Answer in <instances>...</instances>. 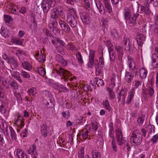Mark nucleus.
I'll list each match as a JSON object with an SVG mask.
<instances>
[{"mask_svg": "<svg viewBox=\"0 0 158 158\" xmlns=\"http://www.w3.org/2000/svg\"><path fill=\"white\" fill-rule=\"evenodd\" d=\"M122 44V46L125 51L133 52L136 50L134 44H132L130 42V39L127 37H124Z\"/></svg>", "mask_w": 158, "mask_h": 158, "instance_id": "nucleus-1", "label": "nucleus"}, {"mask_svg": "<svg viewBox=\"0 0 158 158\" xmlns=\"http://www.w3.org/2000/svg\"><path fill=\"white\" fill-rule=\"evenodd\" d=\"M142 136L139 130H135L132 133L130 142L137 145L139 144L142 141Z\"/></svg>", "mask_w": 158, "mask_h": 158, "instance_id": "nucleus-2", "label": "nucleus"}, {"mask_svg": "<svg viewBox=\"0 0 158 158\" xmlns=\"http://www.w3.org/2000/svg\"><path fill=\"white\" fill-rule=\"evenodd\" d=\"M41 5V8H42L44 13H46L49 11L50 7L56 6L52 0H43Z\"/></svg>", "mask_w": 158, "mask_h": 158, "instance_id": "nucleus-3", "label": "nucleus"}, {"mask_svg": "<svg viewBox=\"0 0 158 158\" xmlns=\"http://www.w3.org/2000/svg\"><path fill=\"white\" fill-rule=\"evenodd\" d=\"M109 127H110L109 130V135L110 137L112 139L111 142L112 148L114 152H117V148L116 144L115 141L113 126L112 123H110Z\"/></svg>", "mask_w": 158, "mask_h": 158, "instance_id": "nucleus-4", "label": "nucleus"}, {"mask_svg": "<svg viewBox=\"0 0 158 158\" xmlns=\"http://www.w3.org/2000/svg\"><path fill=\"white\" fill-rule=\"evenodd\" d=\"M3 131L4 135L6 136H7L9 137V135H10L12 139L15 140H16V135L15 134V132L11 127H9V129H8L7 127H6V128L3 129Z\"/></svg>", "mask_w": 158, "mask_h": 158, "instance_id": "nucleus-5", "label": "nucleus"}, {"mask_svg": "<svg viewBox=\"0 0 158 158\" xmlns=\"http://www.w3.org/2000/svg\"><path fill=\"white\" fill-rule=\"evenodd\" d=\"M115 132L118 144L122 146L123 143L125 144L122 130L118 128L115 130Z\"/></svg>", "mask_w": 158, "mask_h": 158, "instance_id": "nucleus-6", "label": "nucleus"}, {"mask_svg": "<svg viewBox=\"0 0 158 158\" xmlns=\"http://www.w3.org/2000/svg\"><path fill=\"white\" fill-rule=\"evenodd\" d=\"M59 23L62 31H63L67 33H69L71 31V29L67 23L64 21L60 20L59 21Z\"/></svg>", "mask_w": 158, "mask_h": 158, "instance_id": "nucleus-7", "label": "nucleus"}, {"mask_svg": "<svg viewBox=\"0 0 158 158\" xmlns=\"http://www.w3.org/2000/svg\"><path fill=\"white\" fill-rule=\"evenodd\" d=\"M56 73L62 77L61 79H64V81H66L67 78H66V77L69 76V72L64 69L62 67H60L59 70L56 71Z\"/></svg>", "mask_w": 158, "mask_h": 158, "instance_id": "nucleus-8", "label": "nucleus"}, {"mask_svg": "<svg viewBox=\"0 0 158 158\" xmlns=\"http://www.w3.org/2000/svg\"><path fill=\"white\" fill-rule=\"evenodd\" d=\"M146 37L143 34L139 33L136 35V39L137 44L139 47L142 46Z\"/></svg>", "mask_w": 158, "mask_h": 158, "instance_id": "nucleus-9", "label": "nucleus"}, {"mask_svg": "<svg viewBox=\"0 0 158 158\" xmlns=\"http://www.w3.org/2000/svg\"><path fill=\"white\" fill-rule=\"evenodd\" d=\"M67 21L72 27L74 28L76 27L77 24V19L74 16L67 17Z\"/></svg>", "mask_w": 158, "mask_h": 158, "instance_id": "nucleus-10", "label": "nucleus"}, {"mask_svg": "<svg viewBox=\"0 0 158 158\" xmlns=\"http://www.w3.org/2000/svg\"><path fill=\"white\" fill-rule=\"evenodd\" d=\"M50 17L52 19V22L51 24L53 26H54L55 24H57L58 21H59L60 20L59 19L58 14L52 10L51 11Z\"/></svg>", "mask_w": 158, "mask_h": 158, "instance_id": "nucleus-11", "label": "nucleus"}, {"mask_svg": "<svg viewBox=\"0 0 158 158\" xmlns=\"http://www.w3.org/2000/svg\"><path fill=\"white\" fill-rule=\"evenodd\" d=\"M95 1L96 5L100 14L106 15L105 9L101 2L98 1Z\"/></svg>", "mask_w": 158, "mask_h": 158, "instance_id": "nucleus-12", "label": "nucleus"}, {"mask_svg": "<svg viewBox=\"0 0 158 158\" xmlns=\"http://www.w3.org/2000/svg\"><path fill=\"white\" fill-rule=\"evenodd\" d=\"M127 94V93L126 90L122 89L118 94L117 98L118 99V102L122 100L123 102V104H124Z\"/></svg>", "mask_w": 158, "mask_h": 158, "instance_id": "nucleus-13", "label": "nucleus"}, {"mask_svg": "<svg viewBox=\"0 0 158 158\" xmlns=\"http://www.w3.org/2000/svg\"><path fill=\"white\" fill-rule=\"evenodd\" d=\"M95 52L93 50H90L89 52V61L88 64V67L91 68L94 64V59Z\"/></svg>", "mask_w": 158, "mask_h": 158, "instance_id": "nucleus-14", "label": "nucleus"}, {"mask_svg": "<svg viewBox=\"0 0 158 158\" xmlns=\"http://www.w3.org/2000/svg\"><path fill=\"white\" fill-rule=\"evenodd\" d=\"M84 129L85 131H83V133H82V136L84 139H86L90 135L89 134L91 132V127L89 124H87L85 126Z\"/></svg>", "mask_w": 158, "mask_h": 158, "instance_id": "nucleus-15", "label": "nucleus"}, {"mask_svg": "<svg viewBox=\"0 0 158 158\" xmlns=\"http://www.w3.org/2000/svg\"><path fill=\"white\" fill-rule=\"evenodd\" d=\"M152 65L153 68L156 69L158 67V56L156 53L153 54L152 56Z\"/></svg>", "mask_w": 158, "mask_h": 158, "instance_id": "nucleus-16", "label": "nucleus"}, {"mask_svg": "<svg viewBox=\"0 0 158 158\" xmlns=\"http://www.w3.org/2000/svg\"><path fill=\"white\" fill-rule=\"evenodd\" d=\"M40 132L41 135L44 137H46L49 134V130L47 128V126L45 124H43L40 127Z\"/></svg>", "mask_w": 158, "mask_h": 158, "instance_id": "nucleus-17", "label": "nucleus"}, {"mask_svg": "<svg viewBox=\"0 0 158 158\" xmlns=\"http://www.w3.org/2000/svg\"><path fill=\"white\" fill-rule=\"evenodd\" d=\"M27 153L32 155H37L36 147L35 144H34L31 145L27 151Z\"/></svg>", "mask_w": 158, "mask_h": 158, "instance_id": "nucleus-18", "label": "nucleus"}, {"mask_svg": "<svg viewBox=\"0 0 158 158\" xmlns=\"http://www.w3.org/2000/svg\"><path fill=\"white\" fill-rule=\"evenodd\" d=\"M134 76L131 73L126 70L124 78L125 81L128 83H130L133 79Z\"/></svg>", "mask_w": 158, "mask_h": 158, "instance_id": "nucleus-19", "label": "nucleus"}, {"mask_svg": "<svg viewBox=\"0 0 158 158\" xmlns=\"http://www.w3.org/2000/svg\"><path fill=\"white\" fill-rule=\"evenodd\" d=\"M135 94V88H132L128 94V97L126 103L129 104L131 102L132 98H133Z\"/></svg>", "mask_w": 158, "mask_h": 158, "instance_id": "nucleus-20", "label": "nucleus"}, {"mask_svg": "<svg viewBox=\"0 0 158 158\" xmlns=\"http://www.w3.org/2000/svg\"><path fill=\"white\" fill-rule=\"evenodd\" d=\"M128 64L130 69L134 70L135 68V63L132 60V57L127 56Z\"/></svg>", "mask_w": 158, "mask_h": 158, "instance_id": "nucleus-21", "label": "nucleus"}, {"mask_svg": "<svg viewBox=\"0 0 158 158\" xmlns=\"http://www.w3.org/2000/svg\"><path fill=\"white\" fill-rule=\"evenodd\" d=\"M84 148L81 147L78 153V158H90L88 155H84Z\"/></svg>", "mask_w": 158, "mask_h": 158, "instance_id": "nucleus-22", "label": "nucleus"}, {"mask_svg": "<svg viewBox=\"0 0 158 158\" xmlns=\"http://www.w3.org/2000/svg\"><path fill=\"white\" fill-rule=\"evenodd\" d=\"M0 33L5 38L9 37L10 35V33L8 30L6 28L3 27H1V28Z\"/></svg>", "mask_w": 158, "mask_h": 158, "instance_id": "nucleus-23", "label": "nucleus"}, {"mask_svg": "<svg viewBox=\"0 0 158 158\" xmlns=\"http://www.w3.org/2000/svg\"><path fill=\"white\" fill-rule=\"evenodd\" d=\"M139 73L140 77L145 79L147 76L148 71L145 68L142 67L139 70Z\"/></svg>", "mask_w": 158, "mask_h": 158, "instance_id": "nucleus-24", "label": "nucleus"}, {"mask_svg": "<svg viewBox=\"0 0 158 158\" xmlns=\"http://www.w3.org/2000/svg\"><path fill=\"white\" fill-rule=\"evenodd\" d=\"M66 11L67 12V17L69 16H74V15H76V10L73 7H67L66 8Z\"/></svg>", "mask_w": 158, "mask_h": 158, "instance_id": "nucleus-25", "label": "nucleus"}, {"mask_svg": "<svg viewBox=\"0 0 158 158\" xmlns=\"http://www.w3.org/2000/svg\"><path fill=\"white\" fill-rule=\"evenodd\" d=\"M139 15V14L137 13L134 14L133 16H131L127 20L129 21L131 24L133 23L135 26L136 24V19Z\"/></svg>", "mask_w": 158, "mask_h": 158, "instance_id": "nucleus-26", "label": "nucleus"}, {"mask_svg": "<svg viewBox=\"0 0 158 158\" xmlns=\"http://www.w3.org/2000/svg\"><path fill=\"white\" fill-rule=\"evenodd\" d=\"M109 56L110 60L112 61H114L115 58V53L113 49L110 47L108 48Z\"/></svg>", "mask_w": 158, "mask_h": 158, "instance_id": "nucleus-27", "label": "nucleus"}, {"mask_svg": "<svg viewBox=\"0 0 158 158\" xmlns=\"http://www.w3.org/2000/svg\"><path fill=\"white\" fill-rule=\"evenodd\" d=\"M81 19L83 22L85 24H88L90 21V17L87 14L85 13L83 14L82 17L81 18Z\"/></svg>", "mask_w": 158, "mask_h": 158, "instance_id": "nucleus-28", "label": "nucleus"}, {"mask_svg": "<svg viewBox=\"0 0 158 158\" xmlns=\"http://www.w3.org/2000/svg\"><path fill=\"white\" fill-rule=\"evenodd\" d=\"M6 102L0 100V111L4 114L6 112Z\"/></svg>", "mask_w": 158, "mask_h": 158, "instance_id": "nucleus-29", "label": "nucleus"}, {"mask_svg": "<svg viewBox=\"0 0 158 158\" xmlns=\"http://www.w3.org/2000/svg\"><path fill=\"white\" fill-rule=\"evenodd\" d=\"M105 10L109 14H110L112 13V8L110 2L107 3H105L104 4Z\"/></svg>", "mask_w": 158, "mask_h": 158, "instance_id": "nucleus-30", "label": "nucleus"}, {"mask_svg": "<svg viewBox=\"0 0 158 158\" xmlns=\"http://www.w3.org/2000/svg\"><path fill=\"white\" fill-rule=\"evenodd\" d=\"M63 7L61 6H57L55 8L52 9V10L58 14L61 15L63 13Z\"/></svg>", "mask_w": 158, "mask_h": 158, "instance_id": "nucleus-31", "label": "nucleus"}, {"mask_svg": "<svg viewBox=\"0 0 158 158\" xmlns=\"http://www.w3.org/2000/svg\"><path fill=\"white\" fill-rule=\"evenodd\" d=\"M144 119L145 116L143 115H141L138 117L137 122L139 126H142L145 124Z\"/></svg>", "mask_w": 158, "mask_h": 158, "instance_id": "nucleus-32", "label": "nucleus"}, {"mask_svg": "<svg viewBox=\"0 0 158 158\" xmlns=\"http://www.w3.org/2000/svg\"><path fill=\"white\" fill-rule=\"evenodd\" d=\"M152 30L155 36L158 37V24L155 23L152 25Z\"/></svg>", "mask_w": 158, "mask_h": 158, "instance_id": "nucleus-33", "label": "nucleus"}, {"mask_svg": "<svg viewBox=\"0 0 158 158\" xmlns=\"http://www.w3.org/2000/svg\"><path fill=\"white\" fill-rule=\"evenodd\" d=\"M36 71L42 77H44L46 75V70L43 67L37 68Z\"/></svg>", "mask_w": 158, "mask_h": 158, "instance_id": "nucleus-34", "label": "nucleus"}, {"mask_svg": "<svg viewBox=\"0 0 158 158\" xmlns=\"http://www.w3.org/2000/svg\"><path fill=\"white\" fill-rule=\"evenodd\" d=\"M91 154L92 158H101V153L96 150H93Z\"/></svg>", "mask_w": 158, "mask_h": 158, "instance_id": "nucleus-35", "label": "nucleus"}, {"mask_svg": "<svg viewBox=\"0 0 158 158\" xmlns=\"http://www.w3.org/2000/svg\"><path fill=\"white\" fill-rule=\"evenodd\" d=\"M11 75L15 77L16 79L18 80L20 82L22 83L23 81L21 79L19 73L17 71H14L11 73Z\"/></svg>", "mask_w": 158, "mask_h": 158, "instance_id": "nucleus-36", "label": "nucleus"}, {"mask_svg": "<svg viewBox=\"0 0 158 158\" xmlns=\"http://www.w3.org/2000/svg\"><path fill=\"white\" fill-rule=\"evenodd\" d=\"M23 117L22 116L19 115L18 116L17 119L16 120L15 122L17 124H19V125H21L22 127H23L24 126L23 123L24 119L23 118Z\"/></svg>", "mask_w": 158, "mask_h": 158, "instance_id": "nucleus-37", "label": "nucleus"}, {"mask_svg": "<svg viewBox=\"0 0 158 158\" xmlns=\"http://www.w3.org/2000/svg\"><path fill=\"white\" fill-rule=\"evenodd\" d=\"M102 103L103 106L106 110L109 111H110L112 110V108L110 106L109 103L107 100L103 101Z\"/></svg>", "mask_w": 158, "mask_h": 158, "instance_id": "nucleus-38", "label": "nucleus"}, {"mask_svg": "<svg viewBox=\"0 0 158 158\" xmlns=\"http://www.w3.org/2000/svg\"><path fill=\"white\" fill-rule=\"evenodd\" d=\"M22 65L24 69L28 70H30L31 68V65L30 63L26 61L22 63Z\"/></svg>", "mask_w": 158, "mask_h": 158, "instance_id": "nucleus-39", "label": "nucleus"}, {"mask_svg": "<svg viewBox=\"0 0 158 158\" xmlns=\"http://www.w3.org/2000/svg\"><path fill=\"white\" fill-rule=\"evenodd\" d=\"M106 90L109 93V97L111 100H112L115 98V95L114 92L112 90V89L108 87L106 88Z\"/></svg>", "mask_w": 158, "mask_h": 158, "instance_id": "nucleus-40", "label": "nucleus"}, {"mask_svg": "<svg viewBox=\"0 0 158 158\" xmlns=\"http://www.w3.org/2000/svg\"><path fill=\"white\" fill-rule=\"evenodd\" d=\"M124 14L125 19L127 20L131 16L129 10L128 8L125 9L124 10Z\"/></svg>", "mask_w": 158, "mask_h": 158, "instance_id": "nucleus-41", "label": "nucleus"}, {"mask_svg": "<svg viewBox=\"0 0 158 158\" xmlns=\"http://www.w3.org/2000/svg\"><path fill=\"white\" fill-rule=\"evenodd\" d=\"M76 56L78 60V63L80 64H82L83 63V61L82 59V56L81 53L77 51L76 53Z\"/></svg>", "mask_w": 158, "mask_h": 158, "instance_id": "nucleus-42", "label": "nucleus"}, {"mask_svg": "<svg viewBox=\"0 0 158 158\" xmlns=\"http://www.w3.org/2000/svg\"><path fill=\"white\" fill-rule=\"evenodd\" d=\"M27 93L30 96H32L33 97H35V94L37 93L36 89L34 87H32L29 89L27 91Z\"/></svg>", "mask_w": 158, "mask_h": 158, "instance_id": "nucleus-43", "label": "nucleus"}, {"mask_svg": "<svg viewBox=\"0 0 158 158\" xmlns=\"http://www.w3.org/2000/svg\"><path fill=\"white\" fill-rule=\"evenodd\" d=\"M94 81L95 82V84L97 85L98 86H102L104 84L103 80L101 79H98L97 77H95L94 78Z\"/></svg>", "mask_w": 158, "mask_h": 158, "instance_id": "nucleus-44", "label": "nucleus"}, {"mask_svg": "<svg viewBox=\"0 0 158 158\" xmlns=\"http://www.w3.org/2000/svg\"><path fill=\"white\" fill-rule=\"evenodd\" d=\"M141 11H144L145 13L147 15H149L151 13V11L149 9V7L147 6L145 7L142 6L141 7Z\"/></svg>", "mask_w": 158, "mask_h": 158, "instance_id": "nucleus-45", "label": "nucleus"}, {"mask_svg": "<svg viewBox=\"0 0 158 158\" xmlns=\"http://www.w3.org/2000/svg\"><path fill=\"white\" fill-rule=\"evenodd\" d=\"M9 85L13 89L15 90L17 89L18 88V85L15 81H10Z\"/></svg>", "mask_w": 158, "mask_h": 158, "instance_id": "nucleus-46", "label": "nucleus"}, {"mask_svg": "<svg viewBox=\"0 0 158 158\" xmlns=\"http://www.w3.org/2000/svg\"><path fill=\"white\" fill-rule=\"evenodd\" d=\"M115 49L117 52L118 55L121 56L122 55H123V50L121 47L120 46H116L115 47Z\"/></svg>", "mask_w": 158, "mask_h": 158, "instance_id": "nucleus-47", "label": "nucleus"}, {"mask_svg": "<svg viewBox=\"0 0 158 158\" xmlns=\"http://www.w3.org/2000/svg\"><path fill=\"white\" fill-rule=\"evenodd\" d=\"M147 94H148L150 97L152 96L154 93V90L152 88L149 87L146 90Z\"/></svg>", "mask_w": 158, "mask_h": 158, "instance_id": "nucleus-48", "label": "nucleus"}, {"mask_svg": "<svg viewBox=\"0 0 158 158\" xmlns=\"http://www.w3.org/2000/svg\"><path fill=\"white\" fill-rule=\"evenodd\" d=\"M17 7L15 6H10V8L9 9V12H10L11 13L15 15L17 14V10L18 9H17Z\"/></svg>", "mask_w": 158, "mask_h": 158, "instance_id": "nucleus-49", "label": "nucleus"}, {"mask_svg": "<svg viewBox=\"0 0 158 158\" xmlns=\"http://www.w3.org/2000/svg\"><path fill=\"white\" fill-rule=\"evenodd\" d=\"M36 59L40 62L43 63L45 61V56L41 54L40 56L36 57Z\"/></svg>", "mask_w": 158, "mask_h": 158, "instance_id": "nucleus-50", "label": "nucleus"}, {"mask_svg": "<svg viewBox=\"0 0 158 158\" xmlns=\"http://www.w3.org/2000/svg\"><path fill=\"white\" fill-rule=\"evenodd\" d=\"M111 35L114 38H117L118 36V34L117 30L115 29H112L111 31Z\"/></svg>", "mask_w": 158, "mask_h": 158, "instance_id": "nucleus-51", "label": "nucleus"}, {"mask_svg": "<svg viewBox=\"0 0 158 158\" xmlns=\"http://www.w3.org/2000/svg\"><path fill=\"white\" fill-rule=\"evenodd\" d=\"M25 153L22 150L20 149H18L16 150V155L18 157V158H19L22 156L23 154H24Z\"/></svg>", "mask_w": 158, "mask_h": 158, "instance_id": "nucleus-52", "label": "nucleus"}, {"mask_svg": "<svg viewBox=\"0 0 158 158\" xmlns=\"http://www.w3.org/2000/svg\"><path fill=\"white\" fill-rule=\"evenodd\" d=\"M4 19L6 22L9 23L11 21L13 20V19L11 16L9 15H4Z\"/></svg>", "mask_w": 158, "mask_h": 158, "instance_id": "nucleus-53", "label": "nucleus"}, {"mask_svg": "<svg viewBox=\"0 0 158 158\" xmlns=\"http://www.w3.org/2000/svg\"><path fill=\"white\" fill-rule=\"evenodd\" d=\"M21 75L24 78L27 79H29L30 77V75L28 73L23 71H22Z\"/></svg>", "mask_w": 158, "mask_h": 158, "instance_id": "nucleus-54", "label": "nucleus"}, {"mask_svg": "<svg viewBox=\"0 0 158 158\" xmlns=\"http://www.w3.org/2000/svg\"><path fill=\"white\" fill-rule=\"evenodd\" d=\"M14 94L17 98L18 100L19 101V102L22 101V98L19 92L17 91H15L14 93Z\"/></svg>", "mask_w": 158, "mask_h": 158, "instance_id": "nucleus-55", "label": "nucleus"}, {"mask_svg": "<svg viewBox=\"0 0 158 158\" xmlns=\"http://www.w3.org/2000/svg\"><path fill=\"white\" fill-rule=\"evenodd\" d=\"M63 58L62 56L60 54H57L56 56V60L59 62H62L63 60Z\"/></svg>", "mask_w": 158, "mask_h": 158, "instance_id": "nucleus-56", "label": "nucleus"}, {"mask_svg": "<svg viewBox=\"0 0 158 158\" xmlns=\"http://www.w3.org/2000/svg\"><path fill=\"white\" fill-rule=\"evenodd\" d=\"M11 41L13 43L18 45H22L23 44V42L19 39H12Z\"/></svg>", "mask_w": 158, "mask_h": 158, "instance_id": "nucleus-57", "label": "nucleus"}, {"mask_svg": "<svg viewBox=\"0 0 158 158\" xmlns=\"http://www.w3.org/2000/svg\"><path fill=\"white\" fill-rule=\"evenodd\" d=\"M95 67L96 74L98 75H99L102 72L101 70L99 67V64H95Z\"/></svg>", "mask_w": 158, "mask_h": 158, "instance_id": "nucleus-58", "label": "nucleus"}, {"mask_svg": "<svg viewBox=\"0 0 158 158\" xmlns=\"http://www.w3.org/2000/svg\"><path fill=\"white\" fill-rule=\"evenodd\" d=\"M98 123L97 122H95L94 123L92 122L91 123L92 128L95 131H96L98 129Z\"/></svg>", "mask_w": 158, "mask_h": 158, "instance_id": "nucleus-59", "label": "nucleus"}, {"mask_svg": "<svg viewBox=\"0 0 158 158\" xmlns=\"http://www.w3.org/2000/svg\"><path fill=\"white\" fill-rule=\"evenodd\" d=\"M56 50L59 53H60L62 55L64 54V49L63 47H57Z\"/></svg>", "mask_w": 158, "mask_h": 158, "instance_id": "nucleus-60", "label": "nucleus"}, {"mask_svg": "<svg viewBox=\"0 0 158 158\" xmlns=\"http://www.w3.org/2000/svg\"><path fill=\"white\" fill-rule=\"evenodd\" d=\"M11 59L13 62V65L14 66V67L15 68L18 67L19 64L17 61L15 60V58L14 57H13L11 58Z\"/></svg>", "mask_w": 158, "mask_h": 158, "instance_id": "nucleus-61", "label": "nucleus"}, {"mask_svg": "<svg viewBox=\"0 0 158 158\" xmlns=\"http://www.w3.org/2000/svg\"><path fill=\"white\" fill-rule=\"evenodd\" d=\"M157 139H158V135H156L152 137L151 139V141L153 143H154L156 142Z\"/></svg>", "mask_w": 158, "mask_h": 158, "instance_id": "nucleus-62", "label": "nucleus"}, {"mask_svg": "<svg viewBox=\"0 0 158 158\" xmlns=\"http://www.w3.org/2000/svg\"><path fill=\"white\" fill-rule=\"evenodd\" d=\"M3 135L0 134V145L2 146L4 143V140L3 138Z\"/></svg>", "mask_w": 158, "mask_h": 158, "instance_id": "nucleus-63", "label": "nucleus"}, {"mask_svg": "<svg viewBox=\"0 0 158 158\" xmlns=\"http://www.w3.org/2000/svg\"><path fill=\"white\" fill-rule=\"evenodd\" d=\"M50 30L51 31H52L54 33L56 34L58 30H59V29L55 27H54V26H53L52 25V27H50Z\"/></svg>", "mask_w": 158, "mask_h": 158, "instance_id": "nucleus-64", "label": "nucleus"}]
</instances>
